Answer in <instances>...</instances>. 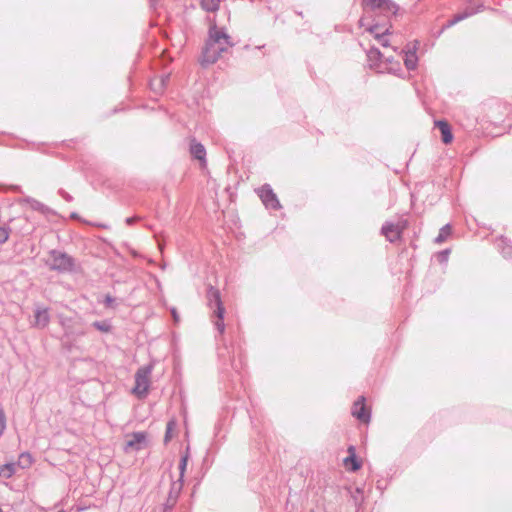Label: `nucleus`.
I'll list each match as a JSON object with an SVG mask.
<instances>
[{
    "mask_svg": "<svg viewBox=\"0 0 512 512\" xmlns=\"http://www.w3.org/2000/svg\"><path fill=\"white\" fill-rule=\"evenodd\" d=\"M206 296L208 305L213 310V315L216 317V320L214 321L215 328L220 334H223L225 331V324L223 321L225 308L221 301L220 291L210 285L207 289Z\"/></svg>",
    "mask_w": 512,
    "mask_h": 512,
    "instance_id": "1",
    "label": "nucleus"
},
{
    "mask_svg": "<svg viewBox=\"0 0 512 512\" xmlns=\"http://www.w3.org/2000/svg\"><path fill=\"white\" fill-rule=\"evenodd\" d=\"M46 265L50 270L60 273L72 272L74 270V259L67 253L59 250H51L46 260Z\"/></svg>",
    "mask_w": 512,
    "mask_h": 512,
    "instance_id": "2",
    "label": "nucleus"
},
{
    "mask_svg": "<svg viewBox=\"0 0 512 512\" xmlns=\"http://www.w3.org/2000/svg\"><path fill=\"white\" fill-rule=\"evenodd\" d=\"M151 372L152 366L147 365L139 368L135 374V386L133 388V393L139 398L145 397L148 393Z\"/></svg>",
    "mask_w": 512,
    "mask_h": 512,
    "instance_id": "3",
    "label": "nucleus"
},
{
    "mask_svg": "<svg viewBox=\"0 0 512 512\" xmlns=\"http://www.w3.org/2000/svg\"><path fill=\"white\" fill-rule=\"evenodd\" d=\"M363 6L368 11H379L383 15H395L399 5L393 0H363Z\"/></svg>",
    "mask_w": 512,
    "mask_h": 512,
    "instance_id": "4",
    "label": "nucleus"
},
{
    "mask_svg": "<svg viewBox=\"0 0 512 512\" xmlns=\"http://www.w3.org/2000/svg\"><path fill=\"white\" fill-rule=\"evenodd\" d=\"M222 53H224V48L217 45V40L208 39L202 52L201 63L203 65L213 64L220 58Z\"/></svg>",
    "mask_w": 512,
    "mask_h": 512,
    "instance_id": "5",
    "label": "nucleus"
},
{
    "mask_svg": "<svg viewBox=\"0 0 512 512\" xmlns=\"http://www.w3.org/2000/svg\"><path fill=\"white\" fill-rule=\"evenodd\" d=\"M405 222H398L397 224L386 222L382 228L381 233L389 242H395L401 237L402 231L405 229Z\"/></svg>",
    "mask_w": 512,
    "mask_h": 512,
    "instance_id": "6",
    "label": "nucleus"
},
{
    "mask_svg": "<svg viewBox=\"0 0 512 512\" xmlns=\"http://www.w3.org/2000/svg\"><path fill=\"white\" fill-rule=\"evenodd\" d=\"M258 195L261 198L263 204L266 206V208L271 209H279L280 208V202L276 196V194L273 192L270 185L265 184L258 190Z\"/></svg>",
    "mask_w": 512,
    "mask_h": 512,
    "instance_id": "7",
    "label": "nucleus"
},
{
    "mask_svg": "<svg viewBox=\"0 0 512 512\" xmlns=\"http://www.w3.org/2000/svg\"><path fill=\"white\" fill-rule=\"evenodd\" d=\"M146 440V435L143 432H135L131 435H128L126 438L124 451H139L143 448L144 442Z\"/></svg>",
    "mask_w": 512,
    "mask_h": 512,
    "instance_id": "8",
    "label": "nucleus"
},
{
    "mask_svg": "<svg viewBox=\"0 0 512 512\" xmlns=\"http://www.w3.org/2000/svg\"><path fill=\"white\" fill-rule=\"evenodd\" d=\"M352 415L361 422L368 423L370 421V412L366 409L364 396H360L358 400L354 402Z\"/></svg>",
    "mask_w": 512,
    "mask_h": 512,
    "instance_id": "9",
    "label": "nucleus"
},
{
    "mask_svg": "<svg viewBox=\"0 0 512 512\" xmlns=\"http://www.w3.org/2000/svg\"><path fill=\"white\" fill-rule=\"evenodd\" d=\"M209 39L217 40V45L224 48V52H226L227 49L232 46L229 35L224 31L216 29L215 27L210 29Z\"/></svg>",
    "mask_w": 512,
    "mask_h": 512,
    "instance_id": "10",
    "label": "nucleus"
},
{
    "mask_svg": "<svg viewBox=\"0 0 512 512\" xmlns=\"http://www.w3.org/2000/svg\"><path fill=\"white\" fill-rule=\"evenodd\" d=\"M183 483H184V480H179V479L172 481L170 491L168 494V498H167V502H166V507L168 509H171L177 502V499L183 489Z\"/></svg>",
    "mask_w": 512,
    "mask_h": 512,
    "instance_id": "11",
    "label": "nucleus"
},
{
    "mask_svg": "<svg viewBox=\"0 0 512 512\" xmlns=\"http://www.w3.org/2000/svg\"><path fill=\"white\" fill-rule=\"evenodd\" d=\"M189 151L193 158L199 160L202 164L206 163V149L195 138L190 141Z\"/></svg>",
    "mask_w": 512,
    "mask_h": 512,
    "instance_id": "12",
    "label": "nucleus"
},
{
    "mask_svg": "<svg viewBox=\"0 0 512 512\" xmlns=\"http://www.w3.org/2000/svg\"><path fill=\"white\" fill-rule=\"evenodd\" d=\"M34 317L33 325L38 328H45L50 322L49 312L46 308H37Z\"/></svg>",
    "mask_w": 512,
    "mask_h": 512,
    "instance_id": "13",
    "label": "nucleus"
},
{
    "mask_svg": "<svg viewBox=\"0 0 512 512\" xmlns=\"http://www.w3.org/2000/svg\"><path fill=\"white\" fill-rule=\"evenodd\" d=\"M435 125L441 131L442 141L445 144H449L453 139V135H452L451 128H450L449 124L446 121L439 120V121L435 122Z\"/></svg>",
    "mask_w": 512,
    "mask_h": 512,
    "instance_id": "14",
    "label": "nucleus"
},
{
    "mask_svg": "<svg viewBox=\"0 0 512 512\" xmlns=\"http://www.w3.org/2000/svg\"><path fill=\"white\" fill-rule=\"evenodd\" d=\"M25 202L28 203L31 207V209L40 212L43 215H49L53 213V210L43 204L42 202L33 199V198H26Z\"/></svg>",
    "mask_w": 512,
    "mask_h": 512,
    "instance_id": "15",
    "label": "nucleus"
},
{
    "mask_svg": "<svg viewBox=\"0 0 512 512\" xmlns=\"http://www.w3.org/2000/svg\"><path fill=\"white\" fill-rule=\"evenodd\" d=\"M367 58L371 68H380V64L378 62L381 60L382 54L379 49L374 47L370 48L367 52Z\"/></svg>",
    "mask_w": 512,
    "mask_h": 512,
    "instance_id": "16",
    "label": "nucleus"
},
{
    "mask_svg": "<svg viewBox=\"0 0 512 512\" xmlns=\"http://www.w3.org/2000/svg\"><path fill=\"white\" fill-rule=\"evenodd\" d=\"M18 468L15 462H9L3 465H0V478L10 479L13 475L16 474Z\"/></svg>",
    "mask_w": 512,
    "mask_h": 512,
    "instance_id": "17",
    "label": "nucleus"
},
{
    "mask_svg": "<svg viewBox=\"0 0 512 512\" xmlns=\"http://www.w3.org/2000/svg\"><path fill=\"white\" fill-rule=\"evenodd\" d=\"M18 469H28L33 464V457L28 452H23L19 455L17 462H15Z\"/></svg>",
    "mask_w": 512,
    "mask_h": 512,
    "instance_id": "18",
    "label": "nucleus"
},
{
    "mask_svg": "<svg viewBox=\"0 0 512 512\" xmlns=\"http://www.w3.org/2000/svg\"><path fill=\"white\" fill-rule=\"evenodd\" d=\"M348 452L350 455L344 459V463H345V465H348V463H351L352 464L351 470L357 471L358 469H360L361 464L356 458L354 446H350L348 448Z\"/></svg>",
    "mask_w": 512,
    "mask_h": 512,
    "instance_id": "19",
    "label": "nucleus"
},
{
    "mask_svg": "<svg viewBox=\"0 0 512 512\" xmlns=\"http://www.w3.org/2000/svg\"><path fill=\"white\" fill-rule=\"evenodd\" d=\"M484 10L483 4H473L470 3L462 12H459L460 15H465V19L471 17L479 12Z\"/></svg>",
    "mask_w": 512,
    "mask_h": 512,
    "instance_id": "20",
    "label": "nucleus"
},
{
    "mask_svg": "<svg viewBox=\"0 0 512 512\" xmlns=\"http://www.w3.org/2000/svg\"><path fill=\"white\" fill-rule=\"evenodd\" d=\"M404 64L409 70L415 69L417 65V56L414 51H408L405 53Z\"/></svg>",
    "mask_w": 512,
    "mask_h": 512,
    "instance_id": "21",
    "label": "nucleus"
},
{
    "mask_svg": "<svg viewBox=\"0 0 512 512\" xmlns=\"http://www.w3.org/2000/svg\"><path fill=\"white\" fill-rule=\"evenodd\" d=\"M70 323V320L68 319H62L61 320V325L63 326L64 330H65V336L66 337H70V336H82L84 335V331L83 330H76V331H73L71 329V326L69 325Z\"/></svg>",
    "mask_w": 512,
    "mask_h": 512,
    "instance_id": "22",
    "label": "nucleus"
},
{
    "mask_svg": "<svg viewBox=\"0 0 512 512\" xmlns=\"http://www.w3.org/2000/svg\"><path fill=\"white\" fill-rule=\"evenodd\" d=\"M219 0H201V7L207 12H215L219 9Z\"/></svg>",
    "mask_w": 512,
    "mask_h": 512,
    "instance_id": "23",
    "label": "nucleus"
},
{
    "mask_svg": "<svg viewBox=\"0 0 512 512\" xmlns=\"http://www.w3.org/2000/svg\"><path fill=\"white\" fill-rule=\"evenodd\" d=\"M450 233H451V226L449 224L444 225L440 229L438 236L435 238V242L438 244L443 243L447 239V237L450 235Z\"/></svg>",
    "mask_w": 512,
    "mask_h": 512,
    "instance_id": "24",
    "label": "nucleus"
},
{
    "mask_svg": "<svg viewBox=\"0 0 512 512\" xmlns=\"http://www.w3.org/2000/svg\"><path fill=\"white\" fill-rule=\"evenodd\" d=\"M378 29L377 26H374L370 28V32L375 34V38L379 41V43L387 47L389 45L388 40L386 39V34L388 33V29H386L383 33H378L376 30Z\"/></svg>",
    "mask_w": 512,
    "mask_h": 512,
    "instance_id": "25",
    "label": "nucleus"
},
{
    "mask_svg": "<svg viewBox=\"0 0 512 512\" xmlns=\"http://www.w3.org/2000/svg\"><path fill=\"white\" fill-rule=\"evenodd\" d=\"M92 325L101 332L107 333L111 330V325L108 321H95Z\"/></svg>",
    "mask_w": 512,
    "mask_h": 512,
    "instance_id": "26",
    "label": "nucleus"
},
{
    "mask_svg": "<svg viewBox=\"0 0 512 512\" xmlns=\"http://www.w3.org/2000/svg\"><path fill=\"white\" fill-rule=\"evenodd\" d=\"M462 20H465V15H460L457 13L443 26V29H448Z\"/></svg>",
    "mask_w": 512,
    "mask_h": 512,
    "instance_id": "27",
    "label": "nucleus"
},
{
    "mask_svg": "<svg viewBox=\"0 0 512 512\" xmlns=\"http://www.w3.org/2000/svg\"><path fill=\"white\" fill-rule=\"evenodd\" d=\"M187 462H188V456L187 455L182 456L180 459V463H179V470H180V475L178 478L179 480H184V474L186 471Z\"/></svg>",
    "mask_w": 512,
    "mask_h": 512,
    "instance_id": "28",
    "label": "nucleus"
},
{
    "mask_svg": "<svg viewBox=\"0 0 512 512\" xmlns=\"http://www.w3.org/2000/svg\"><path fill=\"white\" fill-rule=\"evenodd\" d=\"M6 429V415L2 405L0 404V438Z\"/></svg>",
    "mask_w": 512,
    "mask_h": 512,
    "instance_id": "29",
    "label": "nucleus"
},
{
    "mask_svg": "<svg viewBox=\"0 0 512 512\" xmlns=\"http://www.w3.org/2000/svg\"><path fill=\"white\" fill-rule=\"evenodd\" d=\"M9 228L0 227V244L5 243L9 238Z\"/></svg>",
    "mask_w": 512,
    "mask_h": 512,
    "instance_id": "30",
    "label": "nucleus"
},
{
    "mask_svg": "<svg viewBox=\"0 0 512 512\" xmlns=\"http://www.w3.org/2000/svg\"><path fill=\"white\" fill-rule=\"evenodd\" d=\"M352 497L356 505H358L362 501V491L359 488H356L352 493Z\"/></svg>",
    "mask_w": 512,
    "mask_h": 512,
    "instance_id": "31",
    "label": "nucleus"
},
{
    "mask_svg": "<svg viewBox=\"0 0 512 512\" xmlns=\"http://www.w3.org/2000/svg\"><path fill=\"white\" fill-rule=\"evenodd\" d=\"M60 196L65 199L67 202H71L73 200V197L67 193L66 191H64L63 189H60L59 192Z\"/></svg>",
    "mask_w": 512,
    "mask_h": 512,
    "instance_id": "32",
    "label": "nucleus"
},
{
    "mask_svg": "<svg viewBox=\"0 0 512 512\" xmlns=\"http://www.w3.org/2000/svg\"><path fill=\"white\" fill-rule=\"evenodd\" d=\"M173 426H174V422H172V421L168 422L167 429H166V435H165L166 442L170 439V433L172 431Z\"/></svg>",
    "mask_w": 512,
    "mask_h": 512,
    "instance_id": "33",
    "label": "nucleus"
},
{
    "mask_svg": "<svg viewBox=\"0 0 512 512\" xmlns=\"http://www.w3.org/2000/svg\"><path fill=\"white\" fill-rule=\"evenodd\" d=\"M113 302H114V298H113V297H111L110 295H107V296L105 297V304H106L107 306H111V304H112Z\"/></svg>",
    "mask_w": 512,
    "mask_h": 512,
    "instance_id": "34",
    "label": "nucleus"
},
{
    "mask_svg": "<svg viewBox=\"0 0 512 512\" xmlns=\"http://www.w3.org/2000/svg\"><path fill=\"white\" fill-rule=\"evenodd\" d=\"M136 220H137V218H136V217H128V218L126 219V223H127L128 225H131V224H133Z\"/></svg>",
    "mask_w": 512,
    "mask_h": 512,
    "instance_id": "35",
    "label": "nucleus"
},
{
    "mask_svg": "<svg viewBox=\"0 0 512 512\" xmlns=\"http://www.w3.org/2000/svg\"><path fill=\"white\" fill-rule=\"evenodd\" d=\"M171 313H172V316H173V318H174V321H175V322H178V320H179V316H178V314H177L176 310H175V309H172V310H171Z\"/></svg>",
    "mask_w": 512,
    "mask_h": 512,
    "instance_id": "36",
    "label": "nucleus"
},
{
    "mask_svg": "<svg viewBox=\"0 0 512 512\" xmlns=\"http://www.w3.org/2000/svg\"><path fill=\"white\" fill-rule=\"evenodd\" d=\"M502 244H506L505 238H500L498 246L501 247Z\"/></svg>",
    "mask_w": 512,
    "mask_h": 512,
    "instance_id": "37",
    "label": "nucleus"
},
{
    "mask_svg": "<svg viewBox=\"0 0 512 512\" xmlns=\"http://www.w3.org/2000/svg\"><path fill=\"white\" fill-rule=\"evenodd\" d=\"M511 251H512V247H511V246H509V247H508V251H505V250L503 249V253H504L505 255H510V252H511Z\"/></svg>",
    "mask_w": 512,
    "mask_h": 512,
    "instance_id": "38",
    "label": "nucleus"
},
{
    "mask_svg": "<svg viewBox=\"0 0 512 512\" xmlns=\"http://www.w3.org/2000/svg\"><path fill=\"white\" fill-rule=\"evenodd\" d=\"M447 255H448V251H444V252L441 253V256H443L444 258H446Z\"/></svg>",
    "mask_w": 512,
    "mask_h": 512,
    "instance_id": "39",
    "label": "nucleus"
},
{
    "mask_svg": "<svg viewBox=\"0 0 512 512\" xmlns=\"http://www.w3.org/2000/svg\"><path fill=\"white\" fill-rule=\"evenodd\" d=\"M71 216H72V218H76L77 217V215L75 213H73Z\"/></svg>",
    "mask_w": 512,
    "mask_h": 512,
    "instance_id": "40",
    "label": "nucleus"
},
{
    "mask_svg": "<svg viewBox=\"0 0 512 512\" xmlns=\"http://www.w3.org/2000/svg\"><path fill=\"white\" fill-rule=\"evenodd\" d=\"M0 512H3V510L0 508Z\"/></svg>",
    "mask_w": 512,
    "mask_h": 512,
    "instance_id": "41",
    "label": "nucleus"
}]
</instances>
